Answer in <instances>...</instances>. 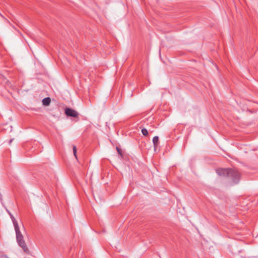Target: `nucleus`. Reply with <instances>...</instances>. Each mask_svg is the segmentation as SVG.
Returning <instances> with one entry per match:
<instances>
[{
    "instance_id": "obj_1",
    "label": "nucleus",
    "mask_w": 258,
    "mask_h": 258,
    "mask_svg": "<svg viewBox=\"0 0 258 258\" xmlns=\"http://www.w3.org/2000/svg\"><path fill=\"white\" fill-rule=\"evenodd\" d=\"M217 173L220 175L228 176L234 179H239L240 174L235 169L220 168L217 170Z\"/></svg>"
},
{
    "instance_id": "obj_2",
    "label": "nucleus",
    "mask_w": 258,
    "mask_h": 258,
    "mask_svg": "<svg viewBox=\"0 0 258 258\" xmlns=\"http://www.w3.org/2000/svg\"><path fill=\"white\" fill-rule=\"evenodd\" d=\"M14 225L16 231L17 241L19 245L24 249L26 247V244L23 240V236L19 230L18 224L16 221H14Z\"/></svg>"
},
{
    "instance_id": "obj_3",
    "label": "nucleus",
    "mask_w": 258,
    "mask_h": 258,
    "mask_svg": "<svg viewBox=\"0 0 258 258\" xmlns=\"http://www.w3.org/2000/svg\"><path fill=\"white\" fill-rule=\"evenodd\" d=\"M65 113L68 116L72 117H77L78 115L75 110L71 108H67L65 110Z\"/></svg>"
},
{
    "instance_id": "obj_4",
    "label": "nucleus",
    "mask_w": 258,
    "mask_h": 258,
    "mask_svg": "<svg viewBox=\"0 0 258 258\" xmlns=\"http://www.w3.org/2000/svg\"><path fill=\"white\" fill-rule=\"evenodd\" d=\"M42 103L44 105L47 106L50 103V99L49 97L45 98L43 99Z\"/></svg>"
},
{
    "instance_id": "obj_5",
    "label": "nucleus",
    "mask_w": 258,
    "mask_h": 258,
    "mask_svg": "<svg viewBox=\"0 0 258 258\" xmlns=\"http://www.w3.org/2000/svg\"><path fill=\"white\" fill-rule=\"evenodd\" d=\"M153 142L155 147H157L159 143V138L157 136L154 137L153 138Z\"/></svg>"
},
{
    "instance_id": "obj_6",
    "label": "nucleus",
    "mask_w": 258,
    "mask_h": 258,
    "mask_svg": "<svg viewBox=\"0 0 258 258\" xmlns=\"http://www.w3.org/2000/svg\"><path fill=\"white\" fill-rule=\"evenodd\" d=\"M142 133L143 135L146 136L148 135V131L146 128H143L142 130Z\"/></svg>"
},
{
    "instance_id": "obj_7",
    "label": "nucleus",
    "mask_w": 258,
    "mask_h": 258,
    "mask_svg": "<svg viewBox=\"0 0 258 258\" xmlns=\"http://www.w3.org/2000/svg\"><path fill=\"white\" fill-rule=\"evenodd\" d=\"M76 152H77L76 148L75 146H74L73 147V152H74V154L75 157H76Z\"/></svg>"
},
{
    "instance_id": "obj_8",
    "label": "nucleus",
    "mask_w": 258,
    "mask_h": 258,
    "mask_svg": "<svg viewBox=\"0 0 258 258\" xmlns=\"http://www.w3.org/2000/svg\"><path fill=\"white\" fill-rule=\"evenodd\" d=\"M117 151L118 152V153H119V149L117 148Z\"/></svg>"
}]
</instances>
